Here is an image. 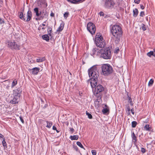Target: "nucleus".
I'll return each mask as SVG.
<instances>
[{"label":"nucleus","mask_w":155,"mask_h":155,"mask_svg":"<svg viewBox=\"0 0 155 155\" xmlns=\"http://www.w3.org/2000/svg\"><path fill=\"white\" fill-rule=\"evenodd\" d=\"M92 52L93 54H96V53H97V55H98L99 53L100 54L101 56L104 59H109L111 58V52L109 48L100 49L95 48L93 50Z\"/></svg>","instance_id":"1"},{"label":"nucleus","mask_w":155,"mask_h":155,"mask_svg":"<svg viewBox=\"0 0 155 155\" xmlns=\"http://www.w3.org/2000/svg\"><path fill=\"white\" fill-rule=\"evenodd\" d=\"M113 36L117 39H119L123 35V31L121 27L117 25H113L111 29Z\"/></svg>","instance_id":"2"},{"label":"nucleus","mask_w":155,"mask_h":155,"mask_svg":"<svg viewBox=\"0 0 155 155\" xmlns=\"http://www.w3.org/2000/svg\"><path fill=\"white\" fill-rule=\"evenodd\" d=\"M94 41L97 46L100 48L104 47L105 45L102 35L100 33H97L96 34Z\"/></svg>","instance_id":"3"},{"label":"nucleus","mask_w":155,"mask_h":155,"mask_svg":"<svg viewBox=\"0 0 155 155\" xmlns=\"http://www.w3.org/2000/svg\"><path fill=\"white\" fill-rule=\"evenodd\" d=\"M101 74L105 76H107L111 74L113 71V68L110 64H104L101 66Z\"/></svg>","instance_id":"4"},{"label":"nucleus","mask_w":155,"mask_h":155,"mask_svg":"<svg viewBox=\"0 0 155 155\" xmlns=\"http://www.w3.org/2000/svg\"><path fill=\"white\" fill-rule=\"evenodd\" d=\"M88 74L91 78H97L99 76V72L96 67L95 66L91 67L88 70Z\"/></svg>","instance_id":"5"},{"label":"nucleus","mask_w":155,"mask_h":155,"mask_svg":"<svg viewBox=\"0 0 155 155\" xmlns=\"http://www.w3.org/2000/svg\"><path fill=\"white\" fill-rule=\"evenodd\" d=\"M104 88L101 85H98L92 88V91L94 94L96 96L100 95L101 92L104 91Z\"/></svg>","instance_id":"6"},{"label":"nucleus","mask_w":155,"mask_h":155,"mask_svg":"<svg viewBox=\"0 0 155 155\" xmlns=\"http://www.w3.org/2000/svg\"><path fill=\"white\" fill-rule=\"evenodd\" d=\"M88 31L92 34H95L96 30L95 25L92 22L88 23L87 25Z\"/></svg>","instance_id":"7"},{"label":"nucleus","mask_w":155,"mask_h":155,"mask_svg":"<svg viewBox=\"0 0 155 155\" xmlns=\"http://www.w3.org/2000/svg\"><path fill=\"white\" fill-rule=\"evenodd\" d=\"M114 4L115 3L113 0H105L104 6L107 8H112Z\"/></svg>","instance_id":"8"},{"label":"nucleus","mask_w":155,"mask_h":155,"mask_svg":"<svg viewBox=\"0 0 155 155\" xmlns=\"http://www.w3.org/2000/svg\"><path fill=\"white\" fill-rule=\"evenodd\" d=\"M8 47L12 49H19V46L15 41H8Z\"/></svg>","instance_id":"9"},{"label":"nucleus","mask_w":155,"mask_h":155,"mask_svg":"<svg viewBox=\"0 0 155 155\" xmlns=\"http://www.w3.org/2000/svg\"><path fill=\"white\" fill-rule=\"evenodd\" d=\"M32 14L31 12L30 11H28L27 12V14L26 15H24L23 19L22 20L24 21H25L26 20L27 21H28L30 20Z\"/></svg>","instance_id":"10"},{"label":"nucleus","mask_w":155,"mask_h":155,"mask_svg":"<svg viewBox=\"0 0 155 155\" xmlns=\"http://www.w3.org/2000/svg\"><path fill=\"white\" fill-rule=\"evenodd\" d=\"M38 6L41 7L45 8L47 6V3L45 0H39L38 2Z\"/></svg>","instance_id":"11"},{"label":"nucleus","mask_w":155,"mask_h":155,"mask_svg":"<svg viewBox=\"0 0 155 155\" xmlns=\"http://www.w3.org/2000/svg\"><path fill=\"white\" fill-rule=\"evenodd\" d=\"M21 92V90L20 88L13 90V96L19 97Z\"/></svg>","instance_id":"12"},{"label":"nucleus","mask_w":155,"mask_h":155,"mask_svg":"<svg viewBox=\"0 0 155 155\" xmlns=\"http://www.w3.org/2000/svg\"><path fill=\"white\" fill-rule=\"evenodd\" d=\"M97 78H96V79L93 78H90V80L89 81L90 82V83L92 89L97 85Z\"/></svg>","instance_id":"13"},{"label":"nucleus","mask_w":155,"mask_h":155,"mask_svg":"<svg viewBox=\"0 0 155 155\" xmlns=\"http://www.w3.org/2000/svg\"><path fill=\"white\" fill-rule=\"evenodd\" d=\"M97 99L94 102L95 105L97 107H99L101 102V97L100 95H97Z\"/></svg>","instance_id":"14"},{"label":"nucleus","mask_w":155,"mask_h":155,"mask_svg":"<svg viewBox=\"0 0 155 155\" xmlns=\"http://www.w3.org/2000/svg\"><path fill=\"white\" fill-rule=\"evenodd\" d=\"M42 122L44 125H45L46 124L45 126L48 128H51L53 124L52 122L51 121L43 120Z\"/></svg>","instance_id":"15"},{"label":"nucleus","mask_w":155,"mask_h":155,"mask_svg":"<svg viewBox=\"0 0 155 155\" xmlns=\"http://www.w3.org/2000/svg\"><path fill=\"white\" fill-rule=\"evenodd\" d=\"M103 109L102 110V112L103 114H105L109 112V108L108 107L106 104H104V107H103Z\"/></svg>","instance_id":"16"},{"label":"nucleus","mask_w":155,"mask_h":155,"mask_svg":"<svg viewBox=\"0 0 155 155\" xmlns=\"http://www.w3.org/2000/svg\"><path fill=\"white\" fill-rule=\"evenodd\" d=\"M144 129L145 130L149 131L150 132H153V129L151 127H150L149 124H147L144 127Z\"/></svg>","instance_id":"17"},{"label":"nucleus","mask_w":155,"mask_h":155,"mask_svg":"<svg viewBox=\"0 0 155 155\" xmlns=\"http://www.w3.org/2000/svg\"><path fill=\"white\" fill-rule=\"evenodd\" d=\"M40 69L37 67H35L30 70L31 71L32 73L33 74H37L38 72Z\"/></svg>","instance_id":"18"},{"label":"nucleus","mask_w":155,"mask_h":155,"mask_svg":"<svg viewBox=\"0 0 155 155\" xmlns=\"http://www.w3.org/2000/svg\"><path fill=\"white\" fill-rule=\"evenodd\" d=\"M64 23L63 22H62L60 24L59 27L57 30V31L60 32V31H61L64 28Z\"/></svg>","instance_id":"19"},{"label":"nucleus","mask_w":155,"mask_h":155,"mask_svg":"<svg viewBox=\"0 0 155 155\" xmlns=\"http://www.w3.org/2000/svg\"><path fill=\"white\" fill-rule=\"evenodd\" d=\"M19 98L18 97H16L14 96L13 100L11 101V103L12 104H15L18 103L17 101Z\"/></svg>","instance_id":"20"},{"label":"nucleus","mask_w":155,"mask_h":155,"mask_svg":"<svg viewBox=\"0 0 155 155\" xmlns=\"http://www.w3.org/2000/svg\"><path fill=\"white\" fill-rule=\"evenodd\" d=\"M133 16L134 17H136L138 15V9L135 8L133 10Z\"/></svg>","instance_id":"21"},{"label":"nucleus","mask_w":155,"mask_h":155,"mask_svg":"<svg viewBox=\"0 0 155 155\" xmlns=\"http://www.w3.org/2000/svg\"><path fill=\"white\" fill-rule=\"evenodd\" d=\"M42 37L44 40L46 41H48L49 40V37L47 35H43Z\"/></svg>","instance_id":"22"},{"label":"nucleus","mask_w":155,"mask_h":155,"mask_svg":"<svg viewBox=\"0 0 155 155\" xmlns=\"http://www.w3.org/2000/svg\"><path fill=\"white\" fill-rule=\"evenodd\" d=\"M34 11L36 14V15L37 17L39 16V14L38 8L37 7H36L34 9Z\"/></svg>","instance_id":"23"},{"label":"nucleus","mask_w":155,"mask_h":155,"mask_svg":"<svg viewBox=\"0 0 155 155\" xmlns=\"http://www.w3.org/2000/svg\"><path fill=\"white\" fill-rule=\"evenodd\" d=\"M78 136L77 135L71 136L70 138L71 140H77L78 139Z\"/></svg>","instance_id":"24"},{"label":"nucleus","mask_w":155,"mask_h":155,"mask_svg":"<svg viewBox=\"0 0 155 155\" xmlns=\"http://www.w3.org/2000/svg\"><path fill=\"white\" fill-rule=\"evenodd\" d=\"M47 13L46 12L45 10L41 11V17L43 18L47 15Z\"/></svg>","instance_id":"25"},{"label":"nucleus","mask_w":155,"mask_h":155,"mask_svg":"<svg viewBox=\"0 0 155 155\" xmlns=\"http://www.w3.org/2000/svg\"><path fill=\"white\" fill-rule=\"evenodd\" d=\"M131 137L132 140H134V142H136L137 141V137L134 132L132 133Z\"/></svg>","instance_id":"26"},{"label":"nucleus","mask_w":155,"mask_h":155,"mask_svg":"<svg viewBox=\"0 0 155 155\" xmlns=\"http://www.w3.org/2000/svg\"><path fill=\"white\" fill-rule=\"evenodd\" d=\"M45 60V57L39 58L36 59V62H41L44 61Z\"/></svg>","instance_id":"27"},{"label":"nucleus","mask_w":155,"mask_h":155,"mask_svg":"<svg viewBox=\"0 0 155 155\" xmlns=\"http://www.w3.org/2000/svg\"><path fill=\"white\" fill-rule=\"evenodd\" d=\"M17 84V81L16 79H15L12 82L11 87L13 88Z\"/></svg>","instance_id":"28"},{"label":"nucleus","mask_w":155,"mask_h":155,"mask_svg":"<svg viewBox=\"0 0 155 155\" xmlns=\"http://www.w3.org/2000/svg\"><path fill=\"white\" fill-rule=\"evenodd\" d=\"M3 141H2V143L3 147H4L6 148L7 147V145L5 141V138H3Z\"/></svg>","instance_id":"29"},{"label":"nucleus","mask_w":155,"mask_h":155,"mask_svg":"<svg viewBox=\"0 0 155 155\" xmlns=\"http://www.w3.org/2000/svg\"><path fill=\"white\" fill-rule=\"evenodd\" d=\"M79 146V147H80L81 148L84 149V150H85L83 146L82 145L81 143L80 142L78 141L76 143Z\"/></svg>","instance_id":"30"},{"label":"nucleus","mask_w":155,"mask_h":155,"mask_svg":"<svg viewBox=\"0 0 155 155\" xmlns=\"http://www.w3.org/2000/svg\"><path fill=\"white\" fill-rule=\"evenodd\" d=\"M128 102L130 104V105L132 106L133 105V103L132 101V99L130 97L128 96Z\"/></svg>","instance_id":"31"},{"label":"nucleus","mask_w":155,"mask_h":155,"mask_svg":"<svg viewBox=\"0 0 155 155\" xmlns=\"http://www.w3.org/2000/svg\"><path fill=\"white\" fill-rule=\"evenodd\" d=\"M153 79H151L149 82L148 85L149 86H151L153 83Z\"/></svg>","instance_id":"32"},{"label":"nucleus","mask_w":155,"mask_h":155,"mask_svg":"<svg viewBox=\"0 0 155 155\" xmlns=\"http://www.w3.org/2000/svg\"><path fill=\"white\" fill-rule=\"evenodd\" d=\"M67 1L71 3L76 4L78 3L77 0H67Z\"/></svg>","instance_id":"33"},{"label":"nucleus","mask_w":155,"mask_h":155,"mask_svg":"<svg viewBox=\"0 0 155 155\" xmlns=\"http://www.w3.org/2000/svg\"><path fill=\"white\" fill-rule=\"evenodd\" d=\"M132 127L134 128L136 127L137 124V123L135 121H133L132 122Z\"/></svg>","instance_id":"34"},{"label":"nucleus","mask_w":155,"mask_h":155,"mask_svg":"<svg viewBox=\"0 0 155 155\" xmlns=\"http://www.w3.org/2000/svg\"><path fill=\"white\" fill-rule=\"evenodd\" d=\"M86 114L87 116L89 118L91 119L92 118V116L91 114L88 113L87 111L86 112Z\"/></svg>","instance_id":"35"},{"label":"nucleus","mask_w":155,"mask_h":155,"mask_svg":"<svg viewBox=\"0 0 155 155\" xmlns=\"http://www.w3.org/2000/svg\"><path fill=\"white\" fill-rule=\"evenodd\" d=\"M69 15V13L68 12H65L64 14V16L65 19H66Z\"/></svg>","instance_id":"36"},{"label":"nucleus","mask_w":155,"mask_h":155,"mask_svg":"<svg viewBox=\"0 0 155 155\" xmlns=\"http://www.w3.org/2000/svg\"><path fill=\"white\" fill-rule=\"evenodd\" d=\"M153 54L154 53L153 51H150L147 54V55L149 57H150L151 56L153 55Z\"/></svg>","instance_id":"37"},{"label":"nucleus","mask_w":155,"mask_h":155,"mask_svg":"<svg viewBox=\"0 0 155 155\" xmlns=\"http://www.w3.org/2000/svg\"><path fill=\"white\" fill-rule=\"evenodd\" d=\"M24 15H23V13L22 12H21L19 13V18L21 19H23V17Z\"/></svg>","instance_id":"38"},{"label":"nucleus","mask_w":155,"mask_h":155,"mask_svg":"<svg viewBox=\"0 0 155 155\" xmlns=\"http://www.w3.org/2000/svg\"><path fill=\"white\" fill-rule=\"evenodd\" d=\"M141 151L143 153H144L146 152V150L144 148H142L141 149Z\"/></svg>","instance_id":"39"},{"label":"nucleus","mask_w":155,"mask_h":155,"mask_svg":"<svg viewBox=\"0 0 155 155\" xmlns=\"http://www.w3.org/2000/svg\"><path fill=\"white\" fill-rule=\"evenodd\" d=\"M141 27H142V29L143 31H145L146 29L145 25L143 24H142Z\"/></svg>","instance_id":"40"},{"label":"nucleus","mask_w":155,"mask_h":155,"mask_svg":"<svg viewBox=\"0 0 155 155\" xmlns=\"http://www.w3.org/2000/svg\"><path fill=\"white\" fill-rule=\"evenodd\" d=\"M144 12L143 11L141 12L140 14V16L143 17L144 15Z\"/></svg>","instance_id":"41"},{"label":"nucleus","mask_w":155,"mask_h":155,"mask_svg":"<svg viewBox=\"0 0 155 155\" xmlns=\"http://www.w3.org/2000/svg\"><path fill=\"white\" fill-rule=\"evenodd\" d=\"M91 153L93 155H96V151L95 150H92Z\"/></svg>","instance_id":"42"},{"label":"nucleus","mask_w":155,"mask_h":155,"mask_svg":"<svg viewBox=\"0 0 155 155\" xmlns=\"http://www.w3.org/2000/svg\"><path fill=\"white\" fill-rule=\"evenodd\" d=\"M4 23V21H3V20L0 18V24H3Z\"/></svg>","instance_id":"43"},{"label":"nucleus","mask_w":155,"mask_h":155,"mask_svg":"<svg viewBox=\"0 0 155 155\" xmlns=\"http://www.w3.org/2000/svg\"><path fill=\"white\" fill-rule=\"evenodd\" d=\"M140 0H134V2L135 3L137 4H139L140 3Z\"/></svg>","instance_id":"44"},{"label":"nucleus","mask_w":155,"mask_h":155,"mask_svg":"<svg viewBox=\"0 0 155 155\" xmlns=\"http://www.w3.org/2000/svg\"><path fill=\"white\" fill-rule=\"evenodd\" d=\"M127 110H128V112H130V108L129 106L128 105H127Z\"/></svg>","instance_id":"45"},{"label":"nucleus","mask_w":155,"mask_h":155,"mask_svg":"<svg viewBox=\"0 0 155 155\" xmlns=\"http://www.w3.org/2000/svg\"><path fill=\"white\" fill-rule=\"evenodd\" d=\"M20 119L21 122L23 124L24 123V121L22 117H20Z\"/></svg>","instance_id":"46"},{"label":"nucleus","mask_w":155,"mask_h":155,"mask_svg":"<svg viewBox=\"0 0 155 155\" xmlns=\"http://www.w3.org/2000/svg\"><path fill=\"white\" fill-rule=\"evenodd\" d=\"M99 14L101 16H104V14L103 12H101L99 13Z\"/></svg>","instance_id":"47"},{"label":"nucleus","mask_w":155,"mask_h":155,"mask_svg":"<svg viewBox=\"0 0 155 155\" xmlns=\"http://www.w3.org/2000/svg\"><path fill=\"white\" fill-rule=\"evenodd\" d=\"M74 149L77 151H79L78 147L77 146H75L74 147Z\"/></svg>","instance_id":"48"},{"label":"nucleus","mask_w":155,"mask_h":155,"mask_svg":"<svg viewBox=\"0 0 155 155\" xmlns=\"http://www.w3.org/2000/svg\"><path fill=\"white\" fill-rule=\"evenodd\" d=\"M119 51V48H117L115 50V53H117Z\"/></svg>","instance_id":"49"},{"label":"nucleus","mask_w":155,"mask_h":155,"mask_svg":"<svg viewBox=\"0 0 155 155\" xmlns=\"http://www.w3.org/2000/svg\"><path fill=\"white\" fill-rule=\"evenodd\" d=\"M70 131L72 133L74 131V129L72 128H70Z\"/></svg>","instance_id":"50"},{"label":"nucleus","mask_w":155,"mask_h":155,"mask_svg":"<svg viewBox=\"0 0 155 155\" xmlns=\"http://www.w3.org/2000/svg\"><path fill=\"white\" fill-rule=\"evenodd\" d=\"M41 27H42V25H40L39 26V27L38 28V30H42Z\"/></svg>","instance_id":"51"},{"label":"nucleus","mask_w":155,"mask_h":155,"mask_svg":"<svg viewBox=\"0 0 155 155\" xmlns=\"http://www.w3.org/2000/svg\"><path fill=\"white\" fill-rule=\"evenodd\" d=\"M52 129L54 130H56L57 128L55 127L54 126H53L52 127Z\"/></svg>","instance_id":"52"},{"label":"nucleus","mask_w":155,"mask_h":155,"mask_svg":"<svg viewBox=\"0 0 155 155\" xmlns=\"http://www.w3.org/2000/svg\"><path fill=\"white\" fill-rule=\"evenodd\" d=\"M4 138V136H3V135H2V134H1L0 133V138Z\"/></svg>","instance_id":"53"},{"label":"nucleus","mask_w":155,"mask_h":155,"mask_svg":"<svg viewBox=\"0 0 155 155\" xmlns=\"http://www.w3.org/2000/svg\"><path fill=\"white\" fill-rule=\"evenodd\" d=\"M140 8L142 9H143L144 8V7L142 5H140Z\"/></svg>","instance_id":"54"},{"label":"nucleus","mask_w":155,"mask_h":155,"mask_svg":"<svg viewBox=\"0 0 155 155\" xmlns=\"http://www.w3.org/2000/svg\"><path fill=\"white\" fill-rule=\"evenodd\" d=\"M131 113H132V114H134V110H133L132 109L131 110Z\"/></svg>","instance_id":"55"},{"label":"nucleus","mask_w":155,"mask_h":155,"mask_svg":"<svg viewBox=\"0 0 155 155\" xmlns=\"http://www.w3.org/2000/svg\"><path fill=\"white\" fill-rule=\"evenodd\" d=\"M50 15H51V16L52 17H53L54 16V14L53 13L51 12V13Z\"/></svg>","instance_id":"56"},{"label":"nucleus","mask_w":155,"mask_h":155,"mask_svg":"<svg viewBox=\"0 0 155 155\" xmlns=\"http://www.w3.org/2000/svg\"><path fill=\"white\" fill-rule=\"evenodd\" d=\"M39 16H41V11H40L39 12Z\"/></svg>","instance_id":"57"},{"label":"nucleus","mask_w":155,"mask_h":155,"mask_svg":"<svg viewBox=\"0 0 155 155\" xmlns=\"http://www.w3.org/2000/svg\"><path fill=\"white\" fill-rule=\"evenodd\" d=\"M78 0V3L80 2V1H84L85 0Z\"/></svg>","instance_id":"58"},{"label":"nucleus","mask_w":155,"mask_h":155,"mask_svg":"<svg viewBox=\"0 0 155 155\" xmlns=\"http://www.w3.org/2000/svg\"><path fill=\"white\" fill-rule=\"evenodd\" d=\"M56 130L57 133H58L59 132V131L57 129H56Z\"/></svg>","instance_id":"59"},{"label":"nucleus","mask_w":155,"mask_h":155,"mask_svg":"<svg viewBox=\"0 0 155 155\" xmlns=\"http://www.w3.org/2000/svg\"><path fill=\"white\" fill-rule=\"evenodd\" d=\"M42 30H44L45 29V28L44 27H41Z\"/></svg>","instance_id":"60"},{"label":"nucleus","mask_w":155,"mask_h":155,"mask_svg":"<svg viewBox=\"0 0 155 155\" xmlns=\"http://www.w3.org/2000/svg\"><path fill=\"white\" fill-rule=\"evenodd\" d=\"M41 25H42V26H45V24H44V23H43V24H42Z\"/></svg>","instance_id":"61"},{"label":"nucleus","mask_w":155,"mask_h":155,"mask_svg":"<svg viewBox=\"0 0 155 155\" xmlns=\"http://www.w3.org/2000/svg\"><path fill=\"white\" fill-rule=\"evenodd\" d=\"M154 51H155V48H154Z\"/></svg>","instance_id":"62"},{"label":"nucleus","mask_w":155,"mask_h":155,"mask_svg":"<svg viewBox=\"0 0 155 155\" xmlns=\"http://www.w3.org/2000/svg\"><path fill=\"white\" fill-rule=\"evenodd\" d=\"M46 21H44V23H45L46 22Z\"/></svg>","instance_id":"63"},{"label":"nucleus","mask_w":155,"mask_h":155,"mask_svg":"<svg viewBox=\"0 0 155 155\" xmlns=\"http://www.w3.org/2000/svg\"><path fill=\"white\" fill-rule=\"evenodd\" d=\"M154 56H155V54L154 55Z\"/></svg>","instance_id":"64"}]
</instances>
